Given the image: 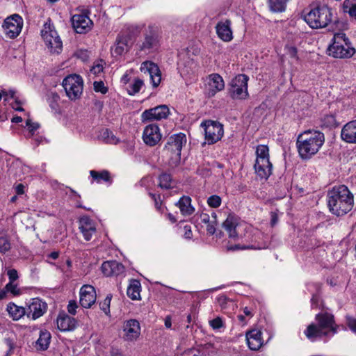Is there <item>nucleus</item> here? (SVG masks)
Masks as SVG:
<instances>
[{
	"label": "nucleus",
	"mask_w": 356,
	"mask_h": 356,
	"mask_svg": "<svg viewBox=\"0 0 356 356\" xmlns=\"http://www.w3.org/2000/svg\"><path fill=\"white\" fill-rule=\"evenodd\" d=\"M328 207L330 211L341 216L346 214L353 207V195L345 185L334 186L328 192Z\"/></svg>",
	"instance_id": "obj_1"
},
{
	"label": "nucleus",
	"mask_w": 356,
	"mask_h": 356,
	"mask_svg": "<svg viewBox=\"0 0 356 356\" xmlns=\"http://www.w3.org/2000/svg\"><path fill=\"white\" fill-rule=\"evenodd\" d=\"M325 142L324 134L316 130H307L298 135L297 148L302 159H309L315 155Z\"/></svg>",
	"instance_id": "obj_2"
},
{
	"label": "nucleus",
	"mask_w": 356,
	"mask_h": 356,
	"mask_svg": "<svg viewBox=\"0 0 356 356\" xmlns=\"http://www.w3.org/2000/svg\"><path fill=\"white\" fill-rule=\"evenodd\" d=\"M304 20L312 29H314L325 28L332 22H337L334 17L332 10L325 5L311 8L304 15Z\"/></svg>",
	"instance_id": "obj_3"
},
{
	"label": "nucleus",
	"mask_w": 356,
	"mask_h": 356,
	"mask_svg": "<svg viewBox=\"0 0 356 356\" xmlns=\"http://www.w3.org/2000/svg\"><path fill=\"white\" fill-rule=\"evenodd\" d=\"M316 320L318 324L312 323L308 325L305 331L306 337L314 340L317 337H322L327 334V332H324V329H330L333 333L337 332V327L334 326V316L329 313H320L316 316Z\"/></svg>",
	"instance_id": "obj_4"
},
{
	"label": "nucleus",
	"mask_w": 356,
	"mask_h": 356,
	"mask_svg": "<svg viewBox=\"0 0 356 356\" xmlns=\"http://www.w3.org/2000/svg\"><path fill=\"white\" fill-rule=\"evenodd\" d=\"M332 43L328 47L327 51L330 56L334 58H350L355 53V49L350 47V42L346 34L337 33L334 34Z\"/></svg>",
	"instance_id": "obj_5"
},
{
	"label": "nucleus",
	"mask_w": 356,
	"mask_h": 356,
	"mask_svg": "<svg viewBox=\"0 0 356 356\" xmlns=\"http://www.w3.org/2000/svg\"><path fill=\"white\" fill-rule=\"evenodd\" d=\"M186 143V137L184 134L179 133L170 136L165 145V154L170 157L169 164L176 166L181 159V151L183 145Z\"/></svg>",
	"instance_id": "obj_6"
},
{
	"label": "nucleus",
	"mask_w": 356,
	"mask_h": 356,
	"mask_svg": "<svg viewBox=\"0 0 356 356\" xmlns=\"http://www.w3.org/2000/svg\"><path fill=\"white\" fill-rule=\"evenodd\" d=\"M62 85L70 99L75 101L81 97L83 89V81L81 76L68 75L63 79Z\"/></svg>",
	"instance_id": "obj_7"
},
{
	"label": "nucleus",
	"mask_w": 356,
	"mask_h": 356,
	"mask_svg": "<svg viewBox=\"0 0 356 356\" xmlns=\"http://www.w3.org/2000/svg\"><path fill=\"white\" fill-rule=\"evenodd\" d=\"M249 77L243 74H238L229 83V92L232 99H245L248 97V82Z\"/></svg>",
	"instance_id": "obj_8"
},
{
	"label": "nucleus",
	"mask_w": 356,
	"mask_h": 356,
	"mask_svg": "<svg viewBox=\"0 0 356 356\" xmlns=\"http://www.w3.org/2000/svg\"><path fill=\"white\" fill-rule=\"evenodd\" d=\"M41 35L51 52L58 54L61 51L63 43L56 31L51 29L49 25L45 24Z\"/></svg>",
	"instance_id": "obj_9"
},
{
	"label": "nucleus",
	"mask_w": 356,
	"mask_h": 356,
	"mask_svg": "<svg viewBox=\"0 0 356 356\" xmlns=\"http://www.w3.org/2000/svg\"><path fill=\"white\" fill-rule=\"evenodd\" d=\"M204 127L205 138L209 144H213L221 139L223 136L222 124L218 122L207 121L201 124Z\"/></svg>",
	"instance_id": "obj_10"
},
{
	"label": "nucleus",
	"mask_w": 356,
	"mask_h": 356,
	"mask_svg": "<svg viewBox=\"0 0 356 356\" xmlns=\"http://www.w3.org/2000/svg\"><path fill=\"white\" fill-rule=\"evenodd\" d=\"M159 29L155 26H149L145 33L144 41L140 45V50L145 52H150L159 46Z\"/></svg>",
	"instance_id": "obj_11"
},
{
	"label": "nucleus",
	"mask_w": 356,
	"mask_h": 356,
	"mask_svg": "<svg viewBox=\"0 0 356 356\" xmlns=\"http://www.w3.org/2000/svg\"><path fill=\"white\" fill-rule=\"evenodd\" d=\"M22 26V18L19 15L15 14L4 20L3 29L6 35L10 38H15L20 33Z\"/></svg>",
	"instance_id": "obj_12"
},
{
	"label": "nucleus",
	"mask_w": 356,
	"mask_h": 356,
	"mask_svg": "<svg viewBox=\"0 0 356 356\" xmlns=\"http://www.w3.org/2000/svg\"><path fill=\"white\" fill-rule=\"evenodd\" d=\"M169 114L170 110L166 105H159L144 111L141 115V118L142 121L145 122L165 119Z\"/></svg>",
	"instance_id": "obj_13"
},
{
	"label": "nucleus",
	"mask_w": 356,
	"mask_h": 356,
	"mask_svg": "<svg viewBox=\"0 0 356 356\" xmlns=\"http://www.w3.org/2000/svg\"><path fill=\"white\" fill-rule=\"evenodd\" d=\"M140 71L149 76L153 87H157L161 81V71L156 64L145 61L141 64Z\"/></svg>",
	"instance_id": "obj_14"
},
{
	"label": "nucleus",
	"mask_w": 356,
	"mask_h": 356,
	"mask_svg": "<svg viewBox=\"0 0 356 356\" xmlns=\"http://www.w3.org/2000/svg\"><path fill=\"white\" fill-rule=\"evenodd\" d=\"M47 304L40 298H33L28 305L26 309V316L35 320L47 312Z\"/></svg>",
	"instance_id": "obj_15"
},
{
	"label": "nucleus",
	"mask_w": 356,
	"mask_h": 356,
	"mask_svg": "<svg viewBox=\"0 0 356 356\" xmlns=\"http://www.w3.org/2000/svg\"><path fill=\"white\" fill-rule=\"evenodd\" d=\"M143 139L144 143L150 147L156 145L161 139V134L158 125L150 124L146 126L143 131Z\"/></svg>",
	"instance_id": "obj_16"
},
{
	"label": "nucleus",
	"mask_w": 356,
	"mask_h": 356,
	"mask_svg": "<svg viewBox=\"0 0 356 356\" xmlns=\"http://www.w3.org/2000/svg\"><path fill=\"white\" fill-rule=\"evenodd\" d=\"M72 24L76 33H85L90 30L92 22L86 15L76 14L72 17Z\"/></svg>",
	"instance_id": "obj_17"
},
{
	"label": "nucleus",
	"mask_w": 356,
	"mask_h": 356,
	"mask_svg": "<svg viewBox=\"0 0 356 356\" xmlns=\"http://www.w3.org/2000/svg\"><path fill=\"white\" fill-rule=\"evenodd\" d=\"M124 339L127 341L136 340L140 334V323L137 320L130 319L124 323Z\"/></svg>",
	"instance_id": "obj_18"
},
{
	"label": "nucleus",
	"mask_w": 356,
	"mask_h": 356,
	"mask_svg": "<svg viewBox=\"0 0 356 356\" xmlns=\"http://www.w3.org/2000/svg\"><path fill=\"white\" fill-rule=\"evenodd\" d=\"M96 292L91 285H83L80 289V305L85 308H90L96 301Z\"/></svg>",
	"instance_id": "obj_19"
},
{
	"label": "nucleus",
	"mask_w": 356,
	"mask_h": 356,
	"mask_svg": "<svg viewBox=\"0 0 356 356\" xmlns=\"http://www.w3.org/2000/svg\"><path fill=\"white\" fill-rule=\"evenodd\" d=\"M79 228L86 241H90L92 236L96 232L95 222L86 216L79 219Z\"/></svg>",
	"instance_id": "obj_20"
},
{
	"label": "nucleus",
	"mask_w": 356,
	"mask_h": 356,
	"mask_svg": "<svg viewBox=\"0 0 356 356\" xmlns=\"http://www.w3.org/2000/svg\"><path fill=\"white\" fill-rule=\"evenodd\" d=\"M57 327L62 332L74 330L77 324L76 320L66 313H60L56 319Z\"/></svg>",
	"instance_id": "obj_21"
},
{
	"label": "nucleus",
	"mask_w": 356,
	"mask_h": 356,
	"mask_svg": "<svg viewBox=\"0 0 356 356\" xmlns=\"http://www.w3.org/2000/svg\"><path fill=\"white\" fill-rule=\"evenodd\" d=\"M208 79L207 92L209 97H213L218 92L224 89V81L218 74H210Z\"/></svg>",
	"instance_id": "obj_22"
},
{
	"label": "nucleus",
	"mask_w": 356,
	"mask_h": 356,
	"mask_svg": "<svg viewBox=\"0 0 356 356\" xmlns=\"http://www.w3.org/2000/svg\"><path fill=\"white\" fill-rule=\"evenodd\" d=\"M102 271L104 275L118 276L124 272V266L116 261H104L101 267Z\"/></svg>",
	"instance_id": "obj_23"
},
{
	"label": "nucleus",
	"mask_w": 356,
	"mask_h": 356,
	"mask_svg": "<svg viewBox=\"0 0 356 356\" xmlns=\"http://www.w3.org/2000/svg\"><path fill=\"white\" fill-rule=\"evenodd\" d=\"M131 46V42L129 36H118L115 45L111 48L112 54L115 56H121L128 52Z\"/></svg>",
	"instance_id": "obj_24"
},
{
	"label": "nucleus",
	"mask_w": 356,
	"mask_h": 356,
	"mask_svg": "<svg viewBox=\"0 0 356 356\" xmlns=\"http://www.w3.org/2000/svg\"><path fill=\"white\" fill-rule=\"evenodd\" d=\"M255 173L261 179L266 180L272 174L273 165L270 160L255 161L254 165Z\"/></svg>",
	"instance_id": "obj_25"
},
{
	"label": "nucleus",
	"mask_w": 356,
	"mask_h": 356,
	"mask_svg": "<svg viewBox=\"0 0 356 356\" xmlns=\"http://www.w3.org/2000/svg\"><path fill=\"white\" fill-rule=\"evenodd\" d=\"M222 225L228 232L229 238L236 239L240 236L239 229L241 225L238 222V220L234 216L229 215Z\"/></svg>",
	"instance_id": "obj_26"
},
{
	"label": "nucleus",
	"mask_w": 356,
	"mask_h": 356,
	"mask_svg": "<svg viewBox=\"0 0 356 356\" xmlns=\"http://www.w3.org/2000/svg\"><path fill=\"white\" fill-rule=\"evenodd\" d=\"M343 140L349 143H356V120L346 123L341 129Z\"/></svg>",
	"instance_id": "obj_27"
},
{
	"label": "nucleus",
	"mask_w": 356,
	"mask_h": 356,
	"mask_svg": "<svg viewBox=\"0 0 356 356\" xmlns=\"http://www.w3.org/2000/svg\"><path fill=\"white\" fill-rule=\"evenodd\" d=\"M230 25V21L227 19L225 22H218L216 26L218 37L225 42H229L233 38Z\"/></svg>",
	"instance_id": "obj_28"
},
{
	"label": "nucleus",
	"mask_w": 356,
	"mask_h": 356,
	"mask_svg": "<svg viewBox=\"0 0 356 356\" xmlns=\"http://www.w3.org/2000/svg\"><path fill=\"white\" fill-rule=\"evenodd\" d=\"M246 340L248 347L252 350H257L262 346L261 332L253 330L246 334Z\"/></svg>",
	"instance_id": "obj_29"
},
{
	"label": "nucleus",
	"mask_w": 356,
	"mask_h": 356,
	"mask_svg": "<svg viewBox=\"0 0 356 356\" xmlns=\"http://www.w3.org/2000/svg\"><path fill=\"white\" fill-rule=\"evenodd\" d=\"M176 205L184 216H190L195 211V209L191 205V199L188 196L181 197Z\"/></svg>",
	"instance_id": "obj_30"
},
{
	"label": "nucleus",
	"mask_w": 356,
	"mask_h": 356,
	"mask_svg": "<svg viewBox=\"0 0 356 356\" xmlns=\"http://www.w3.org/2000/svg\"><path fill=\"white\" fill-rule=\"evenodd\" d=\"M51 334L47 330H41L40 336L35 342V347L38 350H45L49 348L51 341Z\"/></svg>",
	"instance_id": "obj_31"
},
{
	"label": "nucleus",
	"mask_w": 356,
	"mask_h": 356,
	"mask_svg": "<svg viewBox=\"0 0 356 356\" xmlns=\"http://www.w3.org/2000/svg\"><path fill=\"white\" fill-rule=\"evenodd\" d=\"M7 311L14 321H17L26 314V309L19 307L14 303H9Z\"/></svg>",
	"instance_id": "obj_32"
},
{
	"label": "nucleus",
	"mask_w": 356,
	"mask_h": 356,
	"mask_svg": "<svg viewBox=\"0 0 356 356\" xmlns=\"http://www.w3.org/2000/svg\"><path fill=\"white\" fill-rule=\"evenodd\" d=\"M140 283L139 281L134 280L127 288V294L132 300H139L140 298Z\"/></svg>",
	"instance_id": "obj_33"
},
{
	"label": "nucleus",
	"mask_w": 356,
	"mask_h": 356,
	"mask_svg": "<svg viewBox=\"0 0 356 356\" xmlns=\"http://www.w3.org/2000/svg\"><path fill=\"white\" fill-rule=\"evenodd\" d=\"M289 0H268L269 8L272 12L278 13L285 10Z\"/></svg>",
	"instance_id": "obj_34"
},
{
	"label": "nucleus",
	"mask_w": 356,
	"mask_h": 356,
	"mask_svg": "<svg viewBox=\"0 0 356 356\" xmlns=\"http://www.w3.org/2000/svg\"><path fill=\"white\" fill-rule=\"evenodd\" d=\"M98 138L106 143L115 144L118 141L115 136L108 129H102L100 131Z\"/></svg>",
	"instance_id": "obj_35"
},
{
	"label": "nucleus",
	"mask_w": 356,
	"mask_h": 356,
	"mask_svg": "<svg viewBox=\"0 0 356 356\" xmlns=\"http://www.w3.org/2000/svg\"><path fill=\"white\" fill-rule=\"evenodd\" d=\"M90 174L93 179L96 180L97 182H100L102 180L106 182H111L110 173L107 170H102L100 172L90 170Z\"/></svg>",
	"instance_id": "obj_36"
},
{
	"label": "nucleus",
	"mask_w": 356,
	"mask_h": 356,
	"mask_svg": "<svg viewBox=\"0 0 356 356\" xmlns=\"http://www.w3.org/2000/svg\"><path fill=\"white\" fill-rule=\"evenodd\" d=\"M343 9L351 17H356V0H345L343 3Z\"/></svg>",
	"instance_id": "obj_37"
},
{
	"label": "nucleus",
	"mask_w": 356,
	"mask_h": 356,
	"mask_svg": "<svg viewBox=\"0 0 356 356\" xmlns=\"http://www.w3.org/2000/svg\"><path fill=\"white\" fill-rule=\"evenodd\" d=\"M159 186L163 189H169L172 187V178L170 174L166 172L162 173L159 177Z\"/></svg>",
	"instance_id": "obj_38"
},
{
	"label": "nucleus",
	"mask_w": 356,
	"mask_h": 356,
	"mask_svg": "<svg viewBox=\"0 0 356 356\" xmlns=\"http://www.w3.org/2000/svg\"><path fill=\"white\" fill-rule=\"evenodd\" d=\"M269 149L267 145H258L256 149V161L261 159L269 160Z\"/></svg>",
	"instance_id": "obj_39"
},
{
	"label": "nucleus",
	"mask_w": 356,
	"mask_h": 356,
	"mask_svg": "<svg viewBox=\"0 0 356 356\" xmlns=\"http://www.w3.org/2000/svg\"><path fill=\"white\" fill-rule=\"evenodd\" d=\"M11 248L8 236L4 233H0V252L5 253Z\"/></svg>",
	"instance_id": "obj_40"
},
{
	"label": "nucleus",
	"mask_w": 356,
	"mask_h": 356,
	"mask_svg": "<svg viewBox=\"0 0 356 356\" xmlns=\"http://www.w3.org/2000/svg\"><path fill=\"white\" fill-rule=\"evenodd\" d=\"M59 100H60V97L57 93L51 92L49 94V106L51 108V109L53 111H54L55 112H57L58 111L59 106H58V102Z\"/></svg>",
	"instance_id": "obj_41"
},
{
	"label": "nucleus",
	"mask_w": 356,
	"mask_h": 356,
	"mask_svg": "<svg viewBox=\"0 0 356 356\" xmlns=\"http://www.w3.org/2000/svg\"><path fill=\"white\" fill-rule=\"evenodd\" d=\"M143 86V81L140 79H136L134 80V82L129 86V89H128V92L131 95H134L138 93L141 87Z\"/></svg>",
	"instance_id": "obj_42"
},
{
	"label": "nucleus",
	"mask_w": 356,
	"mask_h": 356,
	"mask_svg": "<svg viewBox=\"0 0 356 356\" xmlns=\"http://www.w3.org/2000/svg\"><path fill=\"white\" fill-rule=\"evenodd\" d=\"M222 202L221 197L217 195H213L208 197L207 204L210 207L218 208Z\"/></svg>",
	"instance_id": "obj_43"
},
{
	"label": "nucleus",
	"mask_w": 356,
	"mask_h": 356,
	"mask_svg": "<svg viewBox=\"0 0 356 356\" xmlns=\"http://www.w3.org/2000/svg\"><path fill=\"white\" fill-rule=\"evenodd\" d=\"M5 289L7 292H10L14 296H18L20 294V290L17 288L16 284H13V282H8L6 285Z\"/></svg>",
	"instance_id": "obj_44"
},
{
	"label": "nucleus",
	"mask_w": 356,
	"mask_h": 356,
	"mask_svg": "<svg viewBox=\"0 0 356 356\" xmlns=\"http://www.w3.org/2000/svg\"><path fill=\"white\" fill-rule=\"evenodd\" d=\"M93 86L95 92H99L102 94H106L108 91V88L104 86L103 81H95Z\"/></svg>",
	"instance_id": "obj_45"
},
{
	"label": "nucleus",
	"mask_w": 356,
	"mask_h": 356,
	"mask_svg": "<svg viewBox=\"0 0 356 356\" xmlns=\"http://www.w3.org/2000/svg\"><path fill=\"white\" fill-rule=\"evenodd\" d=\"M110 302H111V298L107 296L103 302H101L99 304L100 309L103 310L105 314H108L109 312V307H110Z\"/></svg>",
	"instance_id": "obj_46"
},
{
	"label": "nucleus",
	"mask_w": 356,
	"mask_h": 356,
	"mask_svg": "<svg viewBox=\"0 0 356 356\" xmlns=\"http://www.w3.org/2000/svg\"><path fill=\"white\" fill-rule=\"evenodd\" d=\"M210 325L213 329H219L222 327L223 323L222 319L220 317H217L210 321Z\"/></svg>",
	"instance_id": "obj_47"
},
{
	"label": "nucleus",
	"mask_w": 356,
	"mask_h": 356,
	"mask_svg": "<svg viewBox=\"0 0 356 356\" xmlns=\"http://www.w3.org/2000/svg\"><path fill=\"white\" fill-rule=\"evenodd\" d=\"M78 305L76 304V302L75 300H70L67 305V311L70 314L75 315L76 313V309Z\"/></svg>",
	"instance_id": "obj_48"
},
{
	"label": "nucleus",
	"mask_w": 356,
	"mask_h": 356,
	"mask_svg": "<svg viewBox=\"0 0 356 356\" xmlns=\"http://www.w3.org/2000/svg\"><path fill=\"white\" fill-rule=\"evenodd\" d=\"M253 246H241L240 245H231L227 247V251H236L238 250L254 249Z\"/></svg>",
	"instance_id": "obj_49"
},
{
	"label": "nucleus",
	"mask_w": 356,
	"mask_h": 356,
	"mask_svg": "<svg viewBox=\"0 0 356 356\" xmlns=\"http://www.w3.org/2000/svg\"><path fill=\"white\" fill-rule=\"evenodd\" d=\"M7 275L8 276L9 282H13L18 279V273L15 269H10L8 270Z\"/></svg>",
	"instance_id": "obj_50"
},
{
	"label": "nucleus",
	"mask_w": 356,
	"mask_h": 356,
	"mask_svg": "<svg viewBox=\"0 0 356 356\" xmlns=\"http://www.w3.org/2000/svg\"><path fill=\"white\" fill-rule=\"evenodd\" d=\"M26 126L29 127V131L31 135L33 134L34 131L39 128L38 123L32 122L31 120H27L26 122Z\"/></svg>",
	"instance_id": "obj_51"
},
{
	"label": "nucleus",
	"mask_w": 356,
	"mask_h": 356,
	"mask_svg": "<svg viewBox=\"0 0 356 356\" xmlns=\"http://www.w3.org/2000/svg\"><path fill=\"white\" fill-rule=\"evenodd\" d=\"M347 325L348 327L356 334V318L351 317L347 318Z\"/></svg>",
	"instance_id": "obj_52"
},
{
	"label": "nucleus",
	"mask_w": 356,
	"mask_h": 356,
	"mask_svg": "<svg viewBox=\"0 0 356 356\" xmlns=\"http://www.w3.org/2000/svg\"><path fill=\"white\" fill-rule=\"evenodd\" d=\"M287 52L290 57L298 59V49L296 47L290 46L287 47Z\"/></svg>",
	"instance_id": "obj_53"
},
{
	"label": "nucleus",
	"mask_w": 356,
	"mask_h": 356,
	"mask_svg": "<svg viewBox=\"0 0 356 356\" xmlns=\"http://www.w3.org/2000/svg\"><path fill=\"white\" fill-rule=\"evenodd\" d=\"M217 301L218 305L221 307V308L225 309L226 308L227 304L229 301L228 298L225 296H220L217 298Z\"/></svg>",
	"instance_id": "obj_54"
},
{
	"label": "nucleus",
	"mask_w": 356,
	"mask_h": 356,
	"mask_svg": "<svg viewBox=\"0 0 356 356\" xmlns=\"http://www.w3.org/2000/svg\"><path fill=\"white\" fill-rule=\"evenodd\" d=\"M184 238L186 239H191L193 237V233L190 225H185L184 227Z\"/></svg>",
	"instance_id": "obj_55"
},
{
	"label": "nucleus",
	"mask_w": 356,
	"mask_h": 356,
	"mask_svg": "<svg viewBox=\"0 0 356 356\" xmlns=\"http://www.w3.org/2000/svg\"><path fill=\"white\" fill-rule=\"evenodd\" d=\"M216 222L211 221L207 224V231L210 235H213L216 232L215 223Z\"/></svg>",
	"instance_id": "obj_56"
},
{
	"label": "nucleus",
	"mask_w": 356,
	"mask_h": 356,
	"mask_svg": "<svg viewBox=\"0 0 356 356\" xmlns=\"http://www.w3.org/2000/svg\"><path fill=\"white\" fill-rule=\"evenodd\" d=\"M102 70H103V66L100 64L94 65L90 70L91 72L93 73L94 74H97L100 73L101 72H102Z\"/></svg>",
	"instance_id": "obj_57"
},
{
	"label": "nucleus",
	"mask_w": 356,
	"mask_h": 356,
	"mask_svg": "<svg viewBox=\"0 0 356 356\" xmlns=\"http://www.w3.org/2000/svg\"><path fill=\"white\" fill-rule=\"evenodd\" d=\"M200 220L204 224H208L211 222L210 216L207 213H202L200 215Z\"/></svg>",
	"instance_id": "obj_58"
},
{
	"label": "nucleus",
	"mask_w": 356,
	"mask_h": 356,
	"mask_svg": "<svg viewBox=\"0 0 356 356\" xmlns=\"http://www.w3.org/2000/svg\"><path fill=\"white\" fill-rule=\"evenodd\" d=\"M15 192L17 195H22L24 193V186L22 184H19L15 187Z\"/></svg>",
	"instance_id": "obj_59"
},
{
	"label": "nucleus",
	"mask_w": 356,
	"mask_h": 356,
	"mask_svg": "<svg viewBox=\"0 0 356 356\" xmlns=\"http://www.w3.org/2000/svg\"><path fill=\"white\" fill-rule=\"evenodd\" d=\"M165 326L167 328H170L172 326L171 317L170 316H167L165 318Z\"/></svg>",
	"instance_id": "obj_60"
},
{
	"label": "nucleus",
	"mask_w": 356,
	"mask_h": 356,
	"mask_svg": "<svg viewBox=\"0 0 356 356\" xmlns=\"http://www.w3.org/2000/svg\"><path fill=\"white\" fill-rule=\"evenodd\" d=\"M278 220L277 216L275 213L272 212L271 213V225L273 226L275 225Z\"/></svg>",
	"instance_id": "obj_61"
},
{
	"label": "nucleus",
	"mask_w": 356,
	"mask_h": 356,
	"mask_svg": "<svg viewBox=\"0 0 356 356\" xmlns=\"http://www.w3.org/2000/svg\"><path fill=\"white\" fill-rule=\"evenodd\" d=\"M154 204H155V207L156 208L158 209V210H160L161 209V201L160 199H158V197L154 200Z\"/></svg>",
	"instance_id": "obj_62"
},
{
	"label": "nucleus",
	"mask_w": 356,
	"mask_h": 356,
	"mask_svg": "<svg viewBox=\"0 0 356 356\" xmlns=\"http://www.w3.org/2000/svg\"><path fill=\"white\" fill-rule=\"evenodd\" d=\"M22 121V118L20 116L13 117L12 119V122L15 123L21 122Z\"/></svg>",
	"instance_id": "obj_63"
},
{
	"label": "nucleus",
	"mask_w": 356,
	"mask_h": 356,
	"mask_svg": "<svg viewBox=\"0 0 356 356\" xmlns=\"http://www.w3.org/2000/svg\"><path fill=\"white\" fill-rule=\"evenodd\" d=\"M168 218L172 223H175L177 221L176 218L172 213H168Z\"/></svg>",
	"instance_id": "obj_64"
}]
</instances>
